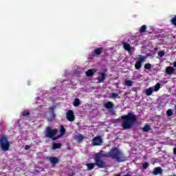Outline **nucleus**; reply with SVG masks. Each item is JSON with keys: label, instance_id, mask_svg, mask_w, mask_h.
<instances>
[{"label": "nucleus", "instance_id": "f257e3e1", "mask_svg": "<svg viewBox=\"0 0 176 176\" xmlns=\"http://www.w3.org/2000/svg\"><path fill=\"white\" fill-rule=\"evenodd\" d=\"M102 157H111L113 160H116L118 163L126 161L124 154L118 147H113L107 153H104V151H101L95 154L94 160L96 162V166L98 168H107L108 167L107 162L102 160Z\"/></svg>", "mask_w": 176, "mask_h": 176}, {"label": "nucleus", "instance_id": "f03ea898", "mask_svg": "<svg viewBox=\"0 0 176 176\" xmlns=\"http://www.w3.org/2000/svg\"><path fill=\"white\" fill-rule=\"evenodd\" d=\"M122 120V126L124 130H130L137 122V116L133 113H128L127 115L121 116Z\"/></svg>", "mask_w": 176, "mask_h": 176}, {"label": "nucleus", "instance_id": "7ed1b4c3", "mask_svg": "<svg viewBox=\"0 0 176 176\" xmlns=\"http://www.w3.org/2000/svg\"><path fill=\"white\" fill-rule=\"evenodd\" d=\"M57 129H52V128L48 126L45 129V135L46 138H51L52 141H56V140H58V138H60V136L54 137V135L57 134Z\"/></svg>", "mask_w": 176, "mask_h": 176}, {"label": "nucleus", "instance_id": "20e7f679", "mask_svg": "<svg viewBox=\"0 0 176 176\" xmlns=\"http://www.w3.org/2000/svg\"><path fill=\"white\" fill-rule=\"evenodd\" d=\"M0 148L4 152H8L9 148H10V142H9L8 137L6 135H3L0 138Z\"/></svg>", "mask_w": 176, "mask_h": 176}, {"label": "nucleus", "instance_id": "39448f33", "mask_svg": "<svg viewBox=\"0 0 176 176\" xmlns=\"http://www.w3.org/2000/svg\"><path fill=\"white\" fill-rule=\"evenodd\" d=\"M145 60H146V56L139 55L138 60L135 64V69H141V67H142V63H144Z\"/></svg>", "mask_w": 176, "mask_h": 176}, {"label": "nucleus", "instance_id": "423d86ee", "mask_svg": "<svg viewBox=\"0 0 176 176\" xmlns=\"http://www.w3.org/2000/svg\"><path fill=\"white\" fill-rule=\"evenodd\" d=\"M102 138L101 136H96L92 140V144L94 146H101L102 145Z\"/></svg>", "mask_w": 176, "mask_h": 176}, {"label": "nucleus", "instance_id": "0eeeda50", "mask_svg": "<svg viewBox=\"0 0 176 176\" xmlns=\"http://www.w3.org/2000/svg\"><path fill=\"white\" fill-rule=\"evenodd\" d=\"M66 118L68 122H74V120H75V114L74 113V111L69 110L66 113Z\"/></svg>", "mask_w": 176, "mask_h": 176}, {"label": "nucleus", "instance_id": "6e6552de", "mask_svg": "<svg viewBox=\"0 0 176 176\" xmlns=\"http://www.w3.org/2000/svg\"><path fill=\"white\" fill-rule=\"evenodd\" d=\"M103 52H104V47H98L93 51V54H94L95 56H101Z\"/></svg>", "mask_w": 176, "mask_h": 176}, {"label": "nucleus", "instance_id": "1a4fd4ad", "mask_svg": "<svg viewBox=\"0 0 176 176\" xmlns=\"http://www.w3.org/2000/svg\"><path fill=\"white\" fill-rule=\"evenodd\" d=\"M166 74L167 75H173V74H175V69L171 66H168L166 69Z\"/></svg>", "mask_w": 176, "mask_h": 176}, {"label": "nucleus", "instance_id": "9d476101", "mask_svg": "<svg viewBox=\"0 0 176 176\" xmlns=\"http://www.w3.org/2000/svg\"><path fill=\"white\" fill-rule=\"evenodd\" d=\"M95 72H97L95 69H89L86 72L85 75L88 78H91L92 76H94Z\"/></svg>", "mask_w": 176, "mask_h": 176}, {"label": "nucleus", "instance_id": "9b49d317", "mask_svg": "<svg viewBox=\"0 0 176 176\" xmlns=\"http://www.w3.org/2000/svg\"><path fill=\"white\" fill-rule=\"evenodd\" d=\"M104 108H106V109H113V107H115V104H113V102L109 101L104 103Z\"/></svg>", "mask_w": 176, "mask_h": 176}, {"label": "nucleus", "instance_id": "f8f14e48", "mask_svg": "<svg viewBox=\"0 0 176 176\" xmlns=\"http://www.w3.org/2000/svg\"><path fill=\"white\" fill-rule=\"evenodd\" d=\"M49 160L52 166H56L58 163V158L56 157H50Z\"/></svg>", "mask_w": 176, "mask_h": 176}, {"label": "nucleus", "instance_id": "ddd939ff", "mask_svg": "<svg viewBox=\"0 0 176 176\" xmlns=\"http://www.w3.org/2000/svg\"><path fill=\"white\" fill-rule=\"evenodd\" d=\"M162 173H163V169L160 167H156L154 168L153 174V175H159V174H162Z\"/></svg>", "mask_w": 176, "mask_h": 176}, {"label": "nucleus", "instance_id": "4468645a", "mask_svg": "<svg viewBox=\"0 0 176 176\" xmlns=\"http://www.w3.org/2000/svg\"><path fill=\"white\" fill-rule=\"evenodd\" d=\"M101 77L98 78V83H102L104 80H105V78H107V74L105 73L100 74Z\"/></svg>", "mask_w": 176, "mask_h": 176}, {"label": "nucleus", "instance_id": "2eb2a0df", "mask_svg": "<svg viewBox=\"0 0 176 176\" xmlns=\"http://www.w3.org/2000/svg\"><path fill=\"white\" fill-rule=\"evenodd\" d=\"M86 166L87 167V170H89V171H91V170H93V168H94V166H97V162L95 161V163L87 164Z\"/></svg>", "mask_w": 176, "mask_h": 176}, {"label": "nucleus", "instance_id": "dca6fc26", "mask_svg": "<svg viewBox=\"0 0 176 176\" xmlns=\"http://www.w3.org/2000/svg\"><path fill=\"white\" fill-rule=\"evenodd\" d=\"M61 146H62L61 143H53L52 149V151H56V149H60Z\"/></svg>", "mask_w": 176, "mask_h": 176}, {"label": "nucleus", "instance_id": "f3484780", "mask_svg": "<svg viewBox=\"0 0 176 176\" xmlns=\"http://www.w3.org/2000/svg\"><path fill=\"white\" fill-rule=\"evenodd\" d=\"M122 45L124 46V49H125L126 52H131V46L129 43H123Z\"/></svg>", "mask_w": 176, "mask_h": 176}, {"label": "nucleus", "instance_id": "a211bd4d", "mask_svg": "<svg viewBox=\"0 0 176 176\" xmlns=\"http://www.w3.org/2000/svg\"><path fill=\"white\" fill-rule=\"evenodd\" d=\"M151 130H152V128H151V126L147 124H146L142 128V131H144V133H148V131Z\"/></svg>", "mask_w": 176, "mask_h": 176}, {"label": "nucleus", "instance_id": "6ab92c4d", "mask_svg": "<svg viewBox=\"0 0 176 176\" xmlns=\"http://www.w3.org/2000/svg\"><path fill=\"white\" fill-rule=\"evenodd\" d=\"M153 91H154L153 88L150 87L148 89H146L145 94L147 96H152V93H153Z\"/></svg>", "mask_w": 176, "mask_h": 176}, {"label": "nucleus", "instance_id": "aec40b11", "mask_svg": "<svg viewBox=\"0 0 176 176\" xmlns=\"http://www.w3.org/2000/svg\"><path fill=\"white\" fill-rule=\"evenodd\" d=\"M73 105L74 107H79V105H80V100H79L78 98H75Z\"/></svg>", "mask_w": 176, "mask_h": 176}, {"label": "nucleus", "instance_id": "412c9836", "mask_svg": "<svg viewBox=\"0 0 176 176\" xmlns=\"http://www.w3.org/2000/svg\"><path fill=\"white\" fill-rule=\"evenodd\" d=\"M60 134L59 135H58V137H62V135H64V134H65V128L64 127V126L63 125H60Z\"/></svg>", "mask_w": 176, "mask_h": 176}, {"label": "nucleus", "instance_id": "4be33fe9", "mask_svg": "<svg viewBox=\"0 0 176 176\" xmlns=\"http://www.w3.org/2000/svg\"><path fill=\"white\" fill-rule=\"evenodd\" d=\"M84 138H85V136L83 135H78L76 137V140L78 142V144H80V142H82V141H83Z\"/></svg>", "mask_w": 176, "mask_h": 176}, {"label": "nucleus", "instance_id": "5701e85b", "mask_svg": "<svg viewBox=\"0 0 176 176\" xmlns=\"http://www.w3.org/2000/svg\"><path fill=\"white\" fill-rule=\"evenodd\" d=\"M30 115V111H27V110H24L20 116V118H21L22 116L23 118H25V116H28Z\"/></svg>", "mask_w": 176, "mask_h": 176}, {"label": "nucleus", "instance_id": "b1692460", "mask_svg": "<svg viewBox=\"0 0 176 176\" xmlns=\"http://www.w3.org/2000/svg\"><path fill=\"white\" fill-rule=\"evenodd\" d=\"M145 31H146V25H143L140 28L139 32H140V34H142L143 32H145Z\"/></svg>", "mask_w": 176, "mask_h": 176}, {"label": "nucleus", "instance_id": "393cba45", "mask_svg": "<svg viewBox=\"0 0 176 176\" xmlns=\"http://www.w3.org/2000/svg\"><path fill=\"white\" fill-rule=\"evenodd\" d=\"M50 111H52V117L51 118V120H53L56 118V113H54V107H50Z\"/></svg>", "mask_w": 176, "mask_h": 176}, {"label": "nucleus", "instance_id": "a878e982", "mask_svg": "<svg viewBox=\"0 0 176 176\" xmlns=\"http://www.w3.org/2000/svg\"><path fill=\"white\" fill-rule=\"evenodd\" d=\"M133 83L134 82L133 81L130 80H125V85L128 86L129 87H131V86H133Z\"/></svg>", "mask_w": 176, "mask_h": 176}, {"label": "nucleus", "instance_id": "bb28decb", "mask_svg": "<svg viewBox=\"0 0 176 176\" xmlns=\"http://www.w3.org/2000/svg\"><path fill=\"white\" fill-rule=\"evenodd\" d=\"M153 90H154V91H159V90H160V83L157 82L155 85V89Z\"/></svg>", "mask_w": 176, "mask_h": 176}, {"label": "nucleus", "instance_id": "cd10ccee", "mask_svg": "<svg viewBox=\"0 0 176 176\" xmlns=\"http://www.w3.org/2000/svg\"><path fill=\"white\" fill-rule=\"evenodd\" d=\"M152 68V65L151 63H146L144 65V69H151Z\"/></svg>", "mask_w": 176, "mask_h": 176}, {"label": "nucleus", "instance_id": "c85d7f7f", "mask_svg": "<svg viewBox=\"0 0 176 176\" xmlns=\"http://www.w3.org/2000/svg\"><path fill=\"white\" fill-rule=\"evenodd\" d=\"M149 167V163L145 162L144 164H142V168L143 170H146Z\"/></svg>", "mask_w": 176, "mask_h": 176}, {"label": "nucleus", "instance_id": "c756f323", "mask_svg": "<svg viewBox=\"0 0 176 176\" xmlns=\"http://www.w3.org/2000/svg\"><path fill=\"white\" fill-rule=\"evenodd\" d=\"M167 116H173V109H169L166 111Z\"/></svg>", "mask_w": 176, "mask_h": 176}, {"label": "nucleus", "instance_id": "7c9ffc66", "mask_svg": "<svg viewBox=\"0 0 176 176\" xmlns=\"http://www.w3.org/2000/svg\"><path fill=\"white\" fill-rule=\"evenodd\" d=\"M171 23L175 27H176V15L171 19Z\"/></svg>", "mask_w": 176, "mask_h": 176}, {"label": "nucleus", "instance_id": "2f4dec72", "mask_svg": "<svg viewBox=\"0 0 176 176\" xmlns=\"http://www.w3.org/2000/svg\"><path fill=\"white\" fill-rule=\"evenodd\" d=\"M111 98H118L119 97V94L116 93H111Z\"/></svg>", "mask_w": 176, "mask_h": 176}, {"label": "nucleus", "instance_id": "473e14b6", "mask_svg": "<svg viewBox=\"0 0 176 176\" xmlns=\"http://www.w3.org/2000/svg\"><path fill=\"white\" fill-rule=\"evenodd\" d=\"M164 54H166V53L164 51H160L158 52L159 57H164Z\"/></svg>", "mask_w": 176, "mask_h": 176}, {"label": "nucleus", "instance_id": "72a5a7b5", "mask_svg": "<svg viewBox=\"0 0 176 176\" xmlns=\"http://www.w3.org/2000/svg\"><path fill=\"white\" fill-rule=\"evenodd\" d=\"M29 148H30V146L26 145V146H25V149H26V151H28V149H29Z\"/></svg>", "mask_w": 176, "mask_h": 176}, {"label": "nucleus", "instance_id": "f704fd0d", "mask_svg": "<svg viewBox=\"0 0 176 176\" xmlns=\"http://www.w3.org/2000/svg\"><path fill=\"white\" fill-rule=\"evenodd\" d=\"M124 176H131V175H130L129 173H127L126 175H125Z\"/></svg>", "mask_w": 176, "mask_h": 176}]
</instances>
